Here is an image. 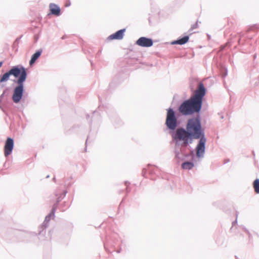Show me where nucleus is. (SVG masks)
Listing matches in <instances>:
<instances>
[{
	"label": "nucleus",
	"instance_id": "25",
	"mask_svg": "<svg viewBox=\"0 0 259 259\" xmlns=\"http://www.w3.org/2000/svg\"><path fill=\"white\" fill-rule=\"evenodd\" d=\"M227 75V72H226V73H225L224 75H223V77H226Z\"/></svg>",
	"mask_w": 259,
	"mask_h": 259
},
{
	"label": "nucleus",
	"instance_id": "8",
	"mask_svg": "<svg viewBox=\"0 0 259 259\" xmlns=\"http://www.w3.org/2000/svg\"><path fill=\"white\" fill-rule=\"evenodd\" d=\"M125 31V29H120L118 30L115 33L110 35L108 38L109 39H121L123 37L124 32Z\"/></svg>",
	"mask_w": 259,
	"mask_h": 259
},
{
	"label": "nucleus",
	"instance_id": "16",
	"mask_svg": "<svg viewBox=\"0 0 259 259\" xmlns=\"http://www.w3.org/2000/svg\"><path fill=\"white\" fill-rule=\"evenodd\" d=\"M66 193H67V191H64V193H63V197H62L61 196H59V197H58L57 198V203L59 202L62 200V199L63 198V197H64V196H65V195H66Z\"/></svg>",
	"mask_w": 259,
	"mask_h": 259
},
{
	"label": "nucleus",
	"instance_id": "9",
	"mask_svg": "<svg viewBox=\"0 0 259 259\" xmlns=\"http://www.w3.org/2000/svg\"><path fill=\"white\" fill-rule=\"evenodd\" d=\"M144 170L147 171V172H148L149 175L151 176V179H155L154 175L158 176L160 173L159 169L157 167H153L150 165L148 166L147 169H144Z\"/></svg>",
	"mask_w": 259,
	"mask_h": 259
},
{
	"label": "nucleus",
	"instance_id": "17",
	"mask_svg": "<svg viewBox=\"0 0 259 259\" xmlns=\"http://www.w3.org/2000/svg\"><path fill=\"white\" fill-rule=\"evenodd\" d=\"M198 23L197 22L195 24H194L191 26V28L189 30V31H191L193 29L197 28L198 27Z\"/></svg>",
	"mask_w": 259,
	"mask_h": 259
},
{
	"label": "nucleus",
	"instance_id": "26",
	"mask_svg": "<svg viewBox=\"0 0 259 259\" xmlns=\"http://www.w3.org/2000/svg\"><path fill=\"white\" fill-rule=\"evenodd\" d=\"M88 138H87V140H86V142H85V144H87V142H88Z\"/></svg>",
	"mask_w": 259,
	"mask_h": 259
},
{
	"label": "nucleus",
	"instance_id": "7",
	"mask_svg": "<svg viewBox=\"0 0 259 259\" xmlns=\"http://www.w3.org/2000/svg\"><path fill=\"white\" fill-rule=\"evenodd\" d=\"M49 8L51 14L56 16H59L61 15V9L57 5L54 3H50Z\"/></svg>",
	"mask_w": 259,
	"mask_h": 259
},
{
	"label": "nucleus",
	"instance_id": "29",
	"mask_svg": "<svg viewBox=\"0 0 259 259\" xmlns=\"http://www.w3.org/2000/svg\"><path fill=\"white\" fill-rule=\"evenodd\" d=\"M46 178H49V175H48V176H47L46 177Z\"/></svg>",
	"mask_w": 259,
	"mask_h": 259
},
{
	"label": "nucleus",
	"instance_id": "19",
	"mask_svg": "<svg viewBox=\"0 0 259 259\" xmlns=\"http://www.w3.org/2000/svg\"><path fill=\"white\" fill-rule=\"evenodd\" d=\"M20 38H21V37H19H19H18V38H16V39L15 40V42H14V43H15H15H18V42H19V40H20Z\"/></svg>",
	"mask_w": 259,
	"mask_h": 259
},
{
	"label": "nucleus",
	"instance_id": "4",
	"mask_svg": "<svg viewBox=\"0 0 259 259\" xmlns=\"http://www.w3.org/2000/svg\"><path fill=\"white\" fill-rule=\"evenodd\" d=\"M14 146V141L13 138L8 137L5 142L4 147V154L7 157L10 155L13 150Z\"/></svg>",
	"mask_w": 259,
	"mask_h": 259
},
{
	"label": "nucleus",
	"instance_id": "23",
	"mask_svg": "<svg viewBox=\"0 0 259 259\" xmlns=\"http://www.w3.org/2000/svg\"><path fill=\"white\" fill-rule=\"evenodd\" d=\"M70 3L69 2L68 4H66L65 6L66 7H69V6H70Z\"/></svg>",
	"mask_w": 259,
	"mask_h": 259
},
{
	"label": "nucleus",
	"instance_id": "5",
	"mask_svg": "<svg viewBox=\"0 0 259 259\" xmlns=\"http://www.w3.org/2000/svg\"><path fill=\"white\" fill-rule=\"evenodd\" d=\"M136 44L142 47H150L153 46V41L151 38L141 37L137 40Z\"/></svg>",
	"mask_w": 259,
	"mask_h": 259
},
{
	"label": "nucleus",
	"instance_id": "24",
	"mask_svg": "<svg viewBox=\"0 0 259 259\" xmlns=\"http://www.w3.org/2000/svg\"><path fill=\"white\" fill-rule=\"evenodd\" d=\"M3 65V62H0V68Z\"/></svg>",
	"mask_w": 259,
	"mask_h": 259
},
{
	"label": "nucleus",
	"instance_id": "1",
	"mask_svg": "<svg viewBox=\"0 0 259 259\" xmlns=\"http://www.w3.org/2000/svg\"><path fill=\"white\" fill-rule=\"evenodd\" d=\"M205 93L203 84L200 82L194 95L183 102L179 108V111L183 115H192L195 113L198 114L188 120L186 128L179 127L171 134L176 145L182 147H187L193 142L194 140L199 139L196 147V156L198 158L204 157L207 142L205 130L202 126L199 114Z\"/></svg>",
	"mask_w": 259,
	"mask_h": 259
},
{
	"label": "nucleus",
	"instance_id": "10",
	"mask_svg": "<svg viewBox=\"0 0 259 259\" xmlns=\"http://www.w3.org/2000/svg\"><path fill=\"white\" fill-rule=\"evenodd\" d=\"M11 73H5L3 75H0V83L7 81L10 78ZM4 99L0 97V109L2 108V104Z\"/></svg>",
	"mask_w": 259,
	"mask_h": 259
},
{
	"label": "nucleus",
	"instance_id": "20",
	"mask_svg": "<svg viewBox=\"0 0 259 259\" xmlns=\"http://www.w3.org/2000/svg\"><path fill=\"white\" fill-rule=\"evenodd\" d=\"M128 184V183L127 182H125V185L127 186L126 187V191H128V186H127V184Z\"/></svg>",
	"mask_w": 259,
	"mask_h": 259
},
{
	"label": "nucleus",
	"instance_id": "2",
	"mask_svg": "<svg viewBox=\"0 0 259 259\" xmlns=\"http://www.w3.org/2000/svg\"><path fill=\"white\" fill-rule=\"evenodd\" d=\"M6 73H11L10 75L18 77L16 82L18 85L14 88L12 95V100L15 103L20 102L24 92V82L27 78L26 69L21 65L13 66Z\"/></svg>",
	"mask_w": 259,
	"mask_h": 259
},
{
	"label": "nucleus",
	"instance_id": "27",
	"mask_svg": "<svg viewBox=\"0 0 259 259\" xmlns=\"http://www.w3.org/2000/svg\"><path fill=\"white\" fill-rule=\"evenodd\" d=\"M221 118L222 119H223V118H224V116L222 115V116H221Z\"/></svg>",
	"mask_w": 259,
	"mask_h": 259
},
{
	"label": "nucleus",
	"instance_id": "21",
	"mask_svg": "<svg viewBox=\"0 0 259 259\" xmlns=\"http://www.w3.org/2000/svg\"><path fill=\"white\" fill-rule=\"evenodd\" d=\"M237 220H236L235 221L233 222V223H232L233 226H234L236 224H237Z\"/></svg>",
	"mask_w": 259,
	"mask_h": 259
},
{
	"label": "nucleus",
	"instance_id": "3",
	"mask_svg": "<svg viewBox=\"0 0 259 259\" xmlns=\"http://www.w3.org/2000/svg\"><path fill=\"white\" fill-rule=\"evenodd\" d=\"M180 124L178 121V117L173 109L169 108L167 109V114L165 121V125L167 128L170 131V133H172L178 128L177 127Z\"/></svg>",
	"mask_w": 259,
	"mask_h": 259
},
{
	"label": "nucleus",
	"instance_id": "14",
	"mask_svg": "<svg viewBox=\"0 0 259 259\" xmlns=\"http://www.w3.org/2000/svg\"><path fill=\"white\" fill-rule=\"evenodd\" d=\"M253 188L256 193L259 194V179L254 180L253 183Z\"/></svg>",
	"mask_w": 259,
	"mask_h": 259
},
{
	"label": "nucleus",
	"instance_id": "13",
	"mask_svg": "<svg viewBox=\"0 0 259 259\" xmlns=\"http://www.w3.org/2000/svg\"><path fill=\"white\" fill-rule=\"evenodd\" d=\"M194 166V163L190 161L184 162L182 164V167L185 169H191Z\"/></svg>",
	"mask_w": 259,
	"mask_h": 259
},
{
	"label": "nucleus",
	"instance_id": "11",
	"mask_svg": "<svg viewBox=\"0 0 259 259\" xmlns=\"http://www.w3.org/2000/svg\"><path fill=\"white\" fill-rule=\"evenodd\" d=\"M189 39L188 35L185 36L182 38H179L176 40H175L171 42L172 45H183L187 43Z\"/></svg>",
	"mask_w": 259,
	"mask_h": 259
},
{
	"label": "nucleus",
	"instance_id": "6",
	"mask_svg": "<svg viewBox=\"0 0 259 259\" xmlns=\"http://www.w3.org/2000/svg\"><path fill=\"white\" fill-rule=\"evenodd\" d=\"M57 204H54L51 212L46 217L45 220L41 225V228L43 229H46L48 227L51 218L55 216V213L57 209Z\"/></svg>",
	"mask_w": 259,
	"mask_h": 259
},
{
	"label": "nucleus",
	"instance_id": "12",
	"mask_svg": "<svg viewBox=\"0 0 259 259\" xmlns=\"http://www.w3.org/2000/svg\"><path fill=\"white\" fill-rule=\"evenodd\" d=\"M42 50H39L32 55L29 61L30 65H33L37 59L40 56Z\"/></svg>",
	"mask_w": 259,
	"mask_h": 259
},
{
	"label": "nucleus",
	"instance_id": "22",
	"mask_svg": "<svg viewBox=\"0 0 259 259\" xmlns=\"http://www.w3.org/2000/svg\"><path fill=\"white\" fill-rule=\"evenodd\" d=\"M243 230H244V231H245L246 233H247L248 234H249V232L248 230H247L246 228H243Z\"/></svg>",
	"mask_w": 259,
	"mask_h": 259
},
{
	"label": "nucleus",
	"instance_id": "15",
	"mask_svg": "<svg viewBox=\"0 0 259 259\" xmlns=\"http://www.w3.org/2000/svg\"><path fill=\"white\" fill-rule=\"evenodd\" d=\"M182 150L181 149H175V158L178 160H183V157L181 154Z\"/></svg>",
	"mask_w": 259,
	"mask_h": 259
},
{
	"label": "nucleus",
	"instance_id": "18",
	"mask_svg": "<svg viewBox=\"0 0 259 259\" xmlns=\"http://www.w3.org/2000/svg\"><path fill=\"white\" fill-rule=\"evenodd\" d=\"M6 93H7V90L5 89L3 91V93L0 95V97L4 100V97H5V96Z\"/></svg>",
	"mask_w": 259,
	"mask_h": 259
},
{
	"label": "nucleus",
	"instance_id": "28",
	"mask_svg": "<svg viewBox=\"0 0 259 259\" xmlns=\"http://www.w3.org/2000/svg\"><path fill=\"white\" fill-rule=\"evenodd\" d=\"M56 178L55 177L53 178V180L55 181Z\"/></svg>",
	"mask_w": 259,
	"mask_h": 259
}]
</instances>
